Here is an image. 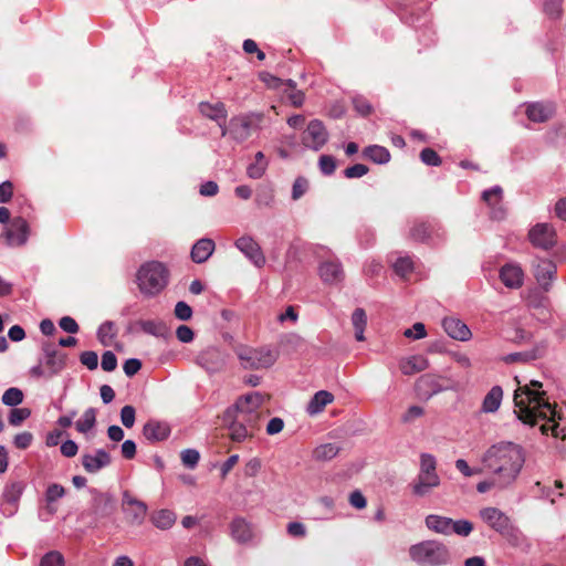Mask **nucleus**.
<instances>
[{"label":"nucleus","mask_w":566,"mask_h":566,"mask_svg":"<svg viewBox=\"0 0 566 566\" xmlns=\"http://www.w3.org/2000/svg\"><path fill=\"white\" fill-rule=\"evenodd\" d=\"M515 380L520 385L514 392L515 413L525 424L535 426L538 420L548 422L541 426L543 434H552L554 438L566 439L565 428H560L555 422L556 410L545 398V391L542 390V382L531 380L530 384L521 385L517 377Z\"/></svg>","instance_id":"obj_1"},{"label":"nucleus","mask_w":566,"mask_h":566,"mask_svg":"<svg viewBox=\"0 0 566 566\" xmlns=\"http://www.w3.org/2000/svg\"><path fill=\"white\" fill-rule=\"evenodd\" d=\"M484 468L495 476L500 488L512 484L518 476L525 457L523 449L513 442L501 441L492 444L482 455Z\"/></svg>","instance_id":"obj_2"},{"label":"nucleus","mask_w":566,"mask_h":566,"mask_svg":"<svg viewBox=\"0 0 566 566\" xmlns=\"http://www.w3.org/2000/svg\"><path fill=\"white\" fill-rule=\"evenodd\" d=\"M409 556L420 566H443L451 560L449 548L443 543L433 539L411 545Z\"/></svg>","instance_id":"obj_3"},{"label":"nucleus","mask_w":566,"mask_h":566,"mask_svg":"<svg viewBox=\"0 0 566 566\" xmlns=\"http://www.w3.org/2000/svg\"><path fill=\"white\" fill-rule=\"evenodd\" d=\"M262 113H245L233 116L229 123H220L221 136L229 135L238 144L245 142L253 132L261 128Z\"/></svg>","instance_id":"obj_4"},{"label":"nucleus","mask_w":566,"mask_h":566,"mask_svg":"<svg viewBox=\"0 0 566 566\" xmlns=\"http://www.w3.org/2000/svg\"><path fill=\"white\" fill-rule=\"evenodd\" d=\"M168 283V270L158 261L143 264L137 272V284L146 296H155L165 289Z\"/></svg>","instance_id":"obj_5"},{"label":"nucleus","mask_w":566,"mask_h":566,"mask_svg":"<svg viewBox=\"0 0 566 566\" xmlns=\"http://www.w3.org/2000/svg\"><path fill=\"white\" fill-rule=\"evenodd\" d=\"M266 401V396L260 391H252L240 396L233 405L226 409L227 417H238L249 424L259 426L261 408Z\"/></svg>","instance_id":"obj_6"},{"label":"nucleus","mask_w":566,"mask_h":566,"mask_svg":"<svg viewBox=\"0 0 566 566\" xmlns=\"http://www.w3.org/2000/svg\"><path fill=\"white\" fill-rule=\"evenodd\" d=\"M235 354L244 369L270 368L277 360V352L270 347H239Z\"/></svg>","instance_id":"obj_7"},{"label":"nucleus","mask_w":566,"mask_h":566,"mask_svg":"<svg viewBox=\"0 0 566 566\" xmlns=\"http://www.w3.org/2000/svg\"><path fill=\"white\" fill-rule=\"evenodd\" d=\"M91 495L88 512L95 523L109 520L117 509L115 496L109 492H102L95 488H90Z\"/></svg>","instance_id":"obj_8"},{"label":"nucleus","mask_w":566,"mask_h":566,"mask_svg":"<svg viewBox=\"0 0 566 566\" xmlns=\"http://www.w3.org/2000/svg\"><path fill=\"white\" fill-rule=\"evenodd\" d=\"M481 520L492 530L509 539H517L520 532L514 526L511 518L497 507L489 506L480 510Z\"/></svg>","instance_id":"obj_9"},{"label":"nucleus","mask_w":566,"mask_h":566,"mask_svg":"<svg viewBox=\"0 0 566 566\" xmlns=\"http://www.w3.org/2000/svg\"><path fill=\"white\" fill-rule=\"evenodd\" d=\"M40 360L52 379L66 368L67 354L61 352L54 344L44 342L41 346Z\"/></svg>","instance_id":"obj_10"},{"label":"nucleus","mask_w":566,"mask_h":566,"mask_svg":"<svg viewBox=\"0 0 566 566\" xmlns=\"http://www.w3.org/2000/svg\"><path fill=\"white\" fill-rule=\"evenodd\" d=\"M228 361V354L218 347L211 346L198 354L196 363L209 375L224 370Z\"/></svg>","instance_id":"obj_11"},{"label":"nucleus","mask_w":566,"mask_h":566,"mask_svg":"<svg viewBox=\"0 0 566 566\" xmlns=\"http://www.w3.org/2000/svg\"><path fill=\"white\" fill-rule=\"evenodd\" d=\"M2 235L9 247H22L29 240L30 226L24 218L15 217L4 229Z\"/></svg>","instance_id":"obj_12"},{"label":"nucleus","mask_w":566,"mask_h":566,"mask_svg":"<svg viewBox=\"0 0 566 566\" xmlns=\"http://www.w3.org/2000/svg\"><path fill=\"white\" fill-rule=\"evenodd\" d=\"M446 230L438 222H416L410 229V237L415 241L436 243L446 239Z\"/></svg>","instance_id":"obj_13"},{"label":"nucleus","mask_w":566,"mask_h":566,"mask_svg":"<svg viewBox=\"0 0 566 566\" xmlns=\"http://www.w3.org/2000/svg\"><path fill=\"white\" fill-rule=\"evenodd\" d=\"M328 140V132L319 119H312L302 136V143L305 147L319 150Z\"/></svg>","instance_id":"obj_14"},{"label":"nucleus","mask_w":566,"mask_h":566,"mask_svg":"<svg viewBox=\"0 0 566 566\" xmlns=\"http://www.w3.org/2000/svg\"><path fill=\"white\" fill-rule=\"evenodd\" d=\"M122 507L127 521L133 525H142L147 515L145 502L134 497L128 491L123 493Z\"/></svg>","instance_id":"obj_15"},{"label":"nucleus","mask_w":566,"mask_h":566,"mask_svg":"<svg viewBox=\"0 0 566 566\" xmlns=\"http://www.w3.org/2000/svg\"><path fill=\"white\" fill-rule=\"evenodd\" d=\"M235 248L256 268L264 266L266 260L260 244L249 235L240 237L234 242Z\"/></svg>","instance_id":"obj_16"},{"label":"nucleus","mask_w":566,"mask_h":566,"mask_svg":"<svg viewBox=\"0 0 566 566\" xmlns=\"http://www.w3.org/2000/svg\"><path fill=\"white\" fill-rule=\"evenodd\" d=\"M222 419L229 430L230 439L234 442H242L245 439L253 437L254 431L259 428V426L249 424L235 416L227 417V411H224Z\"/></svg>","instance_id":"obj_17"},{"label":"nucleus","mask_w":566,"mask_h":566,"mask_svg":"<svg viewBox=\"0 0 566 566\" xmlns=\"http://www.w3.org/2000/svg\"><path fill=\"white\" fill-rule=\"evenodd\" d=\"M528 239L534 247L548 250L556 244V232L549 223H537L530 230Z\"/></svg>","instance_id":"obj_18"},{"label":"nucleus","mask_w":566,"mask_h":566,"mask_svg":"<svg viewBox=\"0 0 566 566\" xmlns=\"http://www.w3.org/2000/svg\"><path fill=\"white\" fill-rule=\"evenodd\" d=\"M81 463L87 473L95 474L112 463V457L105 449L82 454Z\"/></svg>","instance_id":"obj_19"},{"label":"nucleus","mask_w":566,"mask_h":566,"mask_svg":"<svg viewBox=\"0 0 566 566\" xmlns=\"http://www.w3.org/2000/svg\"><path fill=\"white\" fill-rule=\"evenodd\" d=\"M441 484L439 474L418 473L416 479L410 483V490L416 497L429 496L434 489Z\"/></svg>","instance_id":"obj_20"},{"label":"nucleus","mask_w":566,"mask_h":566,"mask_svg":"<svg viewBox=\"0 0 566 566\" xmlns=\"http://www.w3.org/2000/svg\"><path fill=\"white\" fill-rule=\"evenodd\" d=\"M547 342L542 340L528 350L507 354L502 357V360L505 364L533 361L544 357L547 352Z\"/></svg>","instance_id":"obj_21"},{"label":"nucleus","mask_w":566,"mask_h":566,"mask_svg":"<svg viewBox=\"0 0 566 566\" xmlns=\"http://www.w3.org/2000/svg\"><path fill=\"white\" fill-rule=\"evenodd\" d=\"M230 534L238 544H250L254 538V527L244 517L237 516L230 523Z\"/></svg>","instance_id":"obj_22"},{"label":"nucleus","mask_w":566,"mask_h":566,"mask_svg":"<svg viewBox=\"0 0 566 566\" xmlns=\"http://www.w3.org/2000/svg\"><path fill=\"white\" fill-rule=\"evenodd\" d=\"M171 433V428L168 422L156 419H149L143 427V436L149 442H160Z\"/></svg>","instance_id":"obj_23"},{"label":"nucleus","mask_w":566,"mask_h":566,"mask_svg":"<svg viewBox=\"0 0 566 566\" xmlns=\"http://www.w3.org/2000/svg\"><path fill=\"white\" fill-rule=\"evenodd\" d=\"M440 377L433 374H424L416 381V391L419 397L429 399L443 391L446 388L440 384Z\"/></svg>","instance_id":"obj_24"},{"label":"nucleus","mask_w":566,"mask_h":566,"mask_svg":"<svg viewBox=\"0 0 566 566\" xmlns=\"http://www.w3.org/2000/svg\"><path fill=\"white\" fill-rule=\"evenodd\" d=\"M319 276L324 283L339 284L345 279L343 265L338 260H328L321 263L318 268Z\"/></svg>","instance_id":"obj_25"},{"label":"nucleus","mask_w":566,"mask_h":566,"mask_svg":"<svg viewBox=\"0 0 566 566\" xmlns=\"http://www.w3.org/2000/svg\"><path fill=\"white\" fill-rule=\"evenodd\" d=\"M500 280L509 289H518L523 285L524 272L516 263H506L500 269Z\"/></svg>","instance_id":"obj_26"},{"label":"nucleus","mask_w":566,"mask_h":566,"mask_svg":"<svg viewBox=\"0 0 566 566\" xmlns=\"http://www.w3.org/2000/svg\"><path fill=\"white\" fill-rule=\"evenodd\" d=\"M444 332L453 339L465 342L471 338L470 328L459 318L446 317L442 321Z\"/></svg>","instance_id":"obj_27"},{"label":"nucleus","mask_w":566,"mask_h":566,"mask_svg":"<svg viewBox=\"0 0 566 566\" xmlns=\"http://www.w3.org/2000/svg\"><path fill=\"white\" fill-rule=\"evenodd\" d=\"M502 197L503 190L500 186H493L482 192V200L492 208V218L496 220L503 219L505 214L504 209L499 206Z\"/></svg>","instance_id":"obj_28"},{"label":"nucleus","mask_w":566,"mask_h":566,"mask_svg":"<svg viewBox=\"0 0 566 566\" xmlns=\"http://www.w3.org/2000/svg\"><path fill=\"white\" fill-rule=\"evenodd\" d=\"M556 273V265L551 260H539L534 268V275L538 284L548 291Z\"/></svg>","instance_id":"obj_29"},{"label":"nucleus","mask_w":566,"mask_h":566,"mask_svg":"<svg viewBox=\"0 0 566 566\" xmlns=\"http://www.w3.org/2000/svg\"><path fill=\"white\" fill-rule=\"evenodd\" d=\"M216 244L212 239H199L191 248L190 258L195 263L206 262L214 252Z\"/></svg>","instance_id":"obj_30"},{"label":"nucleus","mask_w":566,"mask_h":566,"mask_svg":"<svg viewBox=\"0 0 566 566\" xmlns=\"http://www.w3.org/2000/svg\"><path fill=\"white\" fill-rule=\"evenodd\" d=\"M199 112L205 117L217 122L220 127V123H226L228 113L223 103L218 102L216 104H210L208 102H201L199 104Z\"/></svg>","instance_id":"obj_31"},{"label":"nucleus","mask_w":566,"mask_h":566,"mask_svg":"<svg viewBox=\"0 0 566 566\" xmlns=\"http://www.w3.org/2000/svg\"><path fill=\"white\" fill-rule=\"evenodd\" d=\"M429 367L428 359L422 355H413L402 358L399 368L403 375L410 376L426 370Z\"/></svg>","instance_id":"obj_32"},{"label":"nucleus","mask_w":566,"mask_h":566,"mask_svg":"<svg viewBox=\"0 0 566 566\" xmlns=\"http://www.w3.org/2000/svg\"><path fill=\"white\" fill-rule=\"evenodd\" d=\"M554 113V107L549 104L532 103L526 107V116L535 123H544L548 120Z\"/></svg>","instance_id":"obj_33"},{"label":"nucleus","mask_w":566,"mask_h":566,"mask_svg":"<svg viewBox=\"0 0 566 566\" xmlns=\"http://www.w3.org/2000/svg\"><path fill=\"white\" fill-rule=\"evenodd\" d=\"M334 400V396L327 390L317 391L308 401L306 412L311 416L321 413L324 408Z\"/></svg>","instance_id":"obj_34"},{"label":"nucleus","mask_w":566,"mask_h":566,"mask_svg":"<svg viewBox=\"0 0 566 566\" xmlns=\"http://www.w3.org/2000/svg\"><path fill=\"white\" fill-rule=\"evenodd\" d=\"M503 399V389L501 386H493L485 395L481 410L485 413H493L499 410Z\"/></svg>","instance_id":"obj_35"},{"label":"nucleus","mask_w":566,"mask_h":566,"mask_svg":"<svg viewBox=\"0 0 566 566\" xmlns=\"http://www.w3.org/2000/svg\"><path fill=\"white\" fill-rule=\"evenodd\" d=\"M451 518L438 514H429L426 520V526L438 534L448 536L450 531Z\"/></svg>","instance_id":"obj_36"},{"label":"nucleus","mask_w":566,"mask_h":566,"mask_svg":"<svg viewBox=\"0 0 566 566\" xmlns=\"http://www.w3.org/2000/svg\"><path fill=\"white\" fill-rule=\"evenodd\" d=\"M363 156L375 164L384 165L390 160L389 150L379 145H370L364 148Z\"/></svg>","instance_id":"obj_37"},{"label":"nucleus","mask_w":566,"mask_h":566,"mask_svg":"<svg viewBox=\"0 0 566 566\" xmlns=\"http://www.w3.org/2000/svg\"><path fill=\"white\" fill-rule=\"evenodd\" d=\"M137 324L140 326L145 334L161 338H166L168 335V328L163 322L154 319H142Z\"/></svg>","instance_id":"obj_38"},{"label":"nucleus","mask_w":566,"mask_h":566,"mask_svg":"<svg viewBox=\"0 0 566 566\" xmlns=\"http://www.w3.org/2000/svg\"><path fill=\"white\" fill-rule=\"evenodd\" d=\"M153 524L160 530H169L176 522V514L170 510H159L151 515Z\"/></svg>","instance_id":"obj_39"},{"label":"nucleus","mask_w":566,"mask_h":566,"mask_svg":"<svg viewBox=\"0 0 566 566\" xmlns=\"http://www.w3.org/2000/svg\"><path fill=\"white\" fill-rule=\"evenodd\" d=\"M340 451V447L336 443H324L313 450V459L316 461H329L334 459Z\"/></svg>","instance_id":"obj_40"},{"label":"nucleus","mask_w":566,"mask_h":566,"mask_svg":"<svg viewBox=\"0 0 566 566\" xmlns=\"http://www.w3.org/2000/svg\"><path fill=\"white\" fill-rule=\"evenodd\" d=\"M96 424V409L87 408L82 417L75 422V428L80 433H87Z\"/></svg>","instance_id":"obj_41"},{"label":"nucleus","mask_w":566,"mask_h":566,"mask_svg":"<svg viewBox=\"0 0 566 566\" xmlns=\"http://www.w3.org/2000/svg\"><path fill=\"white\" fill-rule=\"evenodd\" d=\"M23 492V486L20 482H12L10 484H7L3 493L2 499L6 503L15 505Z\"/></svg>","instance_id":"obj_42"},{"label":"nucleus","mask_w":566,"mask_h":566,"mask_svg":"<svg viewBox=\"0 0 566 566\" xmlns=\"http://www.w3.org/2000/svg\"><path fill=\"white\" fill-rule=\"evenodd\" d=\"M96 336L103 346H108L111 340L116 336L114 322L106 321L102 323L97 328Z\"/></svg>","instance_id":"obj_43"},{"label":"nucleus","mask_w":566,"mask_h":566,"mask_svg":"<svg viewBox=\"0 0 566 566\" xmlns=\"http://www.w3.org/2000/svg\"><path fill=\"white\" fill-rule=\"evenodd\" d=\"M505 338L515 344H523L531 340L532 333L514 325L505 329Z\"/></svg>","instance_id":"obj_44"},{"label":"nucleus","mask_w":566,"mask_h":566,"mask_svg":"<svg viewBox=\"0 0 566 566\" xmlns=\"http://www.w3.org/2000/svg\"><path fill=\"white\" fill-rule=\"evenodd\" d=\"M473 531V524L468 520H452L450 523L449 535L457 534L462 537L469 536Z\"/></svg>","instance_id":"obj_45"},{"label":"nucleus","mask_w":566,"mask_h":566,"mask_svg":"<svg viewBox=\"0 0 566 566\" xmlns=\"http://www.w3.org/2000/svg\"><path fill=\"white\" fill-rule=\"evenodd\" d=\"M1 401L8 407H15L23 401V392L19 388L11 387L3 392Z\"/></svg>","instance_id":"obj_46"},{"label":"nucleus","mask_w":566,"mask_h":566,"mask_svg":"<svg viewBox=\"0 0 566 566\" xmlns=\"http://www.w3.org/2000/svg\"><path fill=\"white\" fill-rule=\"evenodd\" d=\"M422 474H438L437 473V459L431 453L420 454L419 472Z\"/></svg>","instance_id":"obj_47"},{"label":"nucleus","mask_w":566,"mask_h":566,"mask_svg":"<svg viewBox=\"0 0 566 566\" xmlns=\"http://www.w3.org/2000/svg\"><path fill=\"white\" fill-rule=\"evenodd\" d=\"M304 345V339L297 334L290 333L282 337L281 346L289 352H296Z\"/></svg>","instance_id":"obj_48"},{"label":"nucleus","mask_w":566,"mask_h":566,"mask_svg":"<svg viewBox=\"0 0 566 566\" xmlns=\"http://www.w3.org/2000/svg\"><path fill=\"white\" fill-rule=\"evenodd\" d=\"M352 103H353L355 111L360 116L366 117V116L370 115L373 112V106H371L370 102L363 95H355L352 98Z\"/></svg>","instance_id":"obj_49"},{"label":"nucleus","mask_w":566,"mask_h":566,"mask_svg":"<svg viewBox=\"0 0 566 566\" xmlns=\"http://www.w3.org/2000/svg\"><path fill=\"white\" fill-rule=\"evenodd\" d=\"M395 272L401 276L406 277L413 270V262L409 256H399L394 263Z\"/></svg>","instance_id":"obj_50"},{"label":"nucleus","mask_w":566,"mask_h":566,"mask_svg":"<svg viewBox=\"0 0 566 566\" xmlns=\"http://www.w3.org/2000/svg\"><path fill=\"white\" fill-rule=\"evenodd\" d=\"M182 464L188 469H195L200 460V453L196 449H185L180 453Z\"/></svg>","instance_id":"obj_51"},{"label":"nucleus","mask_w":566,"mask_h":566,"mask_svg":"<svg viewBox=\"0 0 566 566\" xmlns=\"http://www.w3.org/2000/svg\"><path fill=\"white\" fill-rule=\"evenodd\" d=\"M31 415V410L28 408H13L9 415V423L13 427L20 426Z\"/></svg>","instance_id":"obj_52"},{"label":"nucleus","mask_w":566,"mask_h":566,"mask_svg":"<svg viewBox=\"0 0 566 566\" xmlns=\"http://www.w3.org/2000/svg\"><path fill=\"white\" fill-rule=\"evenodd\" d=\"M40 566H64V557L60 552L51 551L41 558Z\"/></svg>","instance_id":"obj_53"},{"label":"nucleus","mask_w":566,"mask_h":566,"mask_svg":"<svg viewBox=\"0 0 566 566\" xmlns=\"http://www.w3.org/2000/svg\"><path fill=\"white\" fill-rule=\"evenodd\" d=\"M65 495V489L57 483H52L45 491V501L51 504Z\"/></svg>","instance_id":"obj_54"},{"label":"nucleus","mask_w":566,"mask_h":566,"mask_svg":"<svg viewBox=\"0 0 566 566\" xmlns=\"http://www.w3.org/2000/svg\"><path fill=\"white\" fill-rule=\"evenodd\" d=\"M255 202L259 207H271L274 202V192L271 188H262L258 191Z\"/></svg>","instance_id":"obj_55"},{"label":"nucleus","mask_w":566,"mask_h":566,"mask_svg":"<svg viewBox=\"0 0 566 566\" xmlns=\"http://www.w3.org/2000/svg\"><path fill=\"white\" fill-rule=\"evenodd\" d=\"M136 410L133 406L126 405L120 409V421L124 427L130 429L135 424Z\"/></svg>","instance_id":"obj_56"},{"label":"nucleus","mask_w":566,"mask_h":566,"mask_svg":"<svg viewBox=\"0 0 566 566\" xmlns=\"http://www.w3.org/2000/svg\"><path fill=\"white\" fill-rule=\"evenodd\" d=\"M308 189V181L304 177H297L292 186V199L298 200Z\"/></svg>","instance_id":"obj_57"},{"label":"nucleus","mask_w":566,"mask_h":566,"mask_svg":"<svg viewBox=\"0 0 566 566\" xmlns=\"http://www.w3.org/2000/svg\"><path fill=\"white\" fill-rule=\"evenodd\" d=\"M318 166L323 175L329 176L336 169V161L333 156L322 155L318 160Z\"/></svg>","instance_id":"obj_58"},{"label":"nucleus","mask_w":566,"mask_h":566,"mask_svg":"<svg viewBox=\"0 0 566 566\" xmlns=\"http://www.w3.org/2000/svg\"><path fill=\"white\" fill-rule=\"evenodd\" d=\"M80 361L90 370H95L98 367V356L96 352L85 350L80 355Z\"/></svg>","instance_id":"obj_59"},{"label":"nucleus","mask_w":566,"mask_h":566,"mask_svg":"<svg viewBox=\"0 0 566 566\" xmlns=\"http://www.w3.org/2000/svg\"><path fill=\"white\" fill-rule=\"evenodd\" d=\"M420 159L423 164L437 167L441 164V159L436 150L432 148H424L420 153Z\"/></svg>","instance_id":"obj_60"},{"label":"nucleus","mask_w":566,"mask_h":566,"mask_svg":"<svg viewBox=\"0 0 566 566\" xmlns=\"http://www.w3.org/2000/svg\"><path fill=\"white\" fill-rule=\"evenodd\" d=\"M544 12L551 19H557L562 14V3L559 0H547L544 3Z\"/></svg>","instance_id":"obj_61"},{"label":"nucleus","mask_w":566,"mask_h":566,"mask_svg":"<svg viewBox=\"0 0 566 566\" xmlns=\"http://www.w3.org/2000/svg\"><path fill=\"white\" fill-rule=\"evenodd\" d=\"M266 169L268 164H260L253 161L247 167V175L251 179H260L264 176Z\"/></svg>","instance_id":"obj_62"},{"label":"nucleus","mask_w":566,"mask_h":566,"mask_svg":"<svg viewBox=\"0 0 566 566\" xmlns=\"http://www.w3.org/2000/svg\"><path fill=\"white\" fill-rule=\"evenodd\" d=\"M368 170L369 169L366 165L355 164L350 167H347L344 170V176L348 179L360 178V177L365 176L368 172Z\"/></svg>","instance_id":"obj_63"},{"label":"nucleus","mask_w":566,"mask_h":566,"mask_svg":"<svg viewBox=\"0 0 566 566\" xmlns=\"http://www.w3.org/2000/svg\"><path fill=\"white\" fill-rule=\"evenodd\" d=\"M174 312L175 316L180 321H188L192 316V308L184 301L177 302Z\"/></svg>","instance_id":"obj_64"}]
</instances>
